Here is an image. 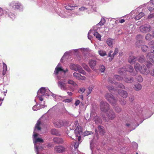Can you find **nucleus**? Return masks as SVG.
Segmentation results:
<instances>
[{
	"label": "nucleus",
	"instance_id": "41",
	"mask_svg": "<svg viewBox=\"0 0 154 154\" xmlns=\"http://www.w3.org/2000/svg\"><path fill=\"white\" fill-rule=\"evenodd\" d=\"M81 75L80 74L75 72H74L73 74V76L74 77L79 80L80 79Z\"/></svg>",
	"mask_w": 154,
	"mask_h": 154
},
{
	"label": "nucleus",
	"instance_id": "28",
	"mask_svg": "<svg viewBox=\"0 0 154 154\" xmlns=\"http://www.w3.org/2000/svg\"><path fill=\"white\" fill-rule=\"evenodd\" d=\"M142 50L143 52H148L149 51L151 50L149 47H148L146 45H143L142 46Z\"/></svg>",
	"mask_w": 154,
	"mask_h": 154
},
{
	"label": "nucleus",
	"instance_id": "45",
	"mask_svg": "<svg viewBox=\"0 0 154 154\" xmlns=\"http://www.w3.org/2000/svg\"><path fill=\"white\" fill-rule=\"evenodd\" d=\"M107 88L110 92L112 90L114 91H116V89L113 86H108Z\"/></svg>",
	"mask_w": 154,
	"mask_h": 154
},
{
	"label": "nucleus",
	"instance_id": "60",
	"mask_svg": "<svg viewBox=\"0 0 154 154\" xmlns=\"http://www.w3.org/2000/svg\"><path fill=\"white\" fill-rule=\"evenodd\" d=\"M132 145L134 148L135 149H137L138 147L137 144L135 142H133Z\"/></svg>",
	"mask_w": 154,
	"mask_h": 154
},
{
	"label": "nucleus",
	"instance_id": "26",
	"mask_svg": "<svg viewBox=\"0 0 154 154\" xmlns=\"http://www.w3.org/2000/svg\"><path fill=\"white\" fill-rule=\"evenodd\" d=\"M123 80L125 82L128 83H132L134 81V78L133 77H125L124 78Z\"/></svg>",
	"mask_w": 154,
	"mask_h": 154
},
{
	"label": "nucleus",
	"instance_id": "36",
	"mask_svg": "<svg viewBox=\"0 0 154 154\" xmlns=\"http://www.w3.org/2000/svg\"><path fill=\"white\" fill-rule=\"evenodd\" d=\"M126 70H127L126 68L124 67L122 68H119L118 69V73L122 75Z\"/></svg>",
	"mask_w": 154,
	"mask_h": 154
},
{
	"label": "nucleus",
	"instance_id": "6",
	"mask_svg": "<svg viewBox=\"0 0 154 154\" xmlns=\"http://www.w3.org/2000/svg\"><path fill=\"white\" fill-rule=\"evenodd\" d=\"M71 128L72 127V129H74V133L76 136H78V135H81L82 134V129L80 126L79 125V123L78 121H75L74 122L72 123L70 125Z\"/></svg>",
	"mask_w": 154,
	"mask_h": 154
},
{
	"label": "nucleus",
	"instance_id": "10",
	"mask_svg": "<svg viewBox=\"0 0 154 154\" xmlns=\"http://www.w3.org/2000/svg\"><path fill=\"white\" fill-rule=\"evenodd\" d=\"M109 105L106 102L103 101L100 102V107L101 111L106 112L109 109Z\"/></svg>",
	"mask_w": 154,
	"mask_h": 154
},
{
	"label": "nucleus",
	"instance_id": "47",
	"mask_svg": "<svg viewBox=\"0 0 154 154\" xmlns=\"http://www.w3.org/2000/svg\"><path fill=\"white\" fill-rule=\"evenodd\" d=\"M93 88V87L92 85L90 86L88 88V91L87 92V96H88L89 95V94L91 93L92 90Z\"/></svg>",
	"mask_w": 154,
	"mask_h": 154
},
{
	"label": "nucleus",
	"instance_id": "25",
	"mask_svg": "<svg viewBox=\"0 0 154 154\" xmlns=\"http://www.w3.org/2000/svg\"><path fill=\"white\" fill-rule=\"evenodd\" d=\"M142 88L141 85L139 83H137L134 85L133 88L134 90L137 91H138L140 90Z\"/></svg>",
	"mask_w": 154,
	"mask_h": 154
},
{
	"label": "nucleus",
	"instance_id": "8",
	"mask_svg": "<svg viewBox=\"0 0 154 154\" xmlns=\"http://www.w3.org/2000/svg\"><path fill=\"white\" fill-rule=\"evenodd\" d=\"M57 78L58 80L57 83L58 86L62 90H66L67 87L66 85L67 84L66 79H61V77L59 75L57 76Z\"/></svg>",
	"mask_w": 154,
	"mask_h": 154
},
{
	"label": "nucleus",
	"instance_id": "44",
	"mask_svg": "<svg viewBox=\"0 0 154 154\" xmlns=\"http://www.w3.org/2000/svg\"><path fill=\"white\" fill-rule=\"evenodd\" d=\"M82 66L87 71L89 72L90 71V68L88 67V66L86 65L85 63H82Z\"/></svg>",
	"mask_w": 154,
	"mask_h": 154
},
{
	"label": "nucleus",
	"instance_id": "39",
	"mask_svg": "<svg viewBox=\"0 0 154 154\" xmlns=\"http://www.w3.org/2000/svg\"><path fill=\"white\" fill-rule=\"evenodd\" d=\"M106 22V20L105 19L102 17L100 21L97 24V25H98L99 26H102Z\"/></svg>",
	"mask_w": 154,
	"mask_h": 154
},
{
	"label": "nucleus",
	"instance_id": "5",
	"mask_svg": "<svg viewBox=\"0 0 154 154\" xmlns=\"http://www.w3.org/2000/svg\"><path fill=\"white\" fill-rule=\"evenodd\" d=\"M9 6L12 9L19 11H22L23 9V6L19 2L17 1H13L10 3Z\"/></svg>",
	"mask_w": 154,
	"mask_h": 154
},
{
	"label": "nucleus",
	"instance_id": "21",
	"mask_svg": "<svg viewBox=\"0 0 154 154\" xmlns=\"http://www.w3.org/2000/svg\"><path fill=\"white\" fill-rule=\"evenodd\" d=\"M137 60V58L133 55L130 56L128 60V62L132 64H134Z\"/></svg>",
	"mask_w": 154,
	"mask_h": 154
},
{
	"label": "nucleus",
	"instance_id": "1",
	"mask_svg": "<svg viewBox=\"0 0 154 154\" xmlns=\"http://www.w3.org/2000/svg\"><path fill=\"white\" fill-rule=\"evenodd\" d=\"M41 124V122L38 120L35 127L33 135V140L36 154H39V151L43 148L40 143H43L44 140L41 138L37 137L39 135L38 133V131L41 129L40 127Z\"/></svg>",
	"mask_w": 154,
	"mask_h": 154
},
{
	"label": "nucleus",
	"instance_id": "7",
	"mask_svg": "<svg viewBox=\"0 0 154 154\" xmlns=\"http://www.w3.org/2000/svg\"><path fill=\"white\" fill-rule=\"evenodd\" d=\"M134 68L136 72L139 71L141 73L144 75H147L149 72V70L147 69L145 66H140L138 63L134 65Z\"/></svg>",
	"mask_w": 154,
	"mask_h": 154
},
{
	"label": "nucleus",
	"instance_id": "64",
	"mask_svg": "<svg viewBox=\"0 0 154 154\" xmlns=\"http://www.w3.org/2000/svg\"><path fill=\"white\" fill-rule=\"evenodd\" d=\"M153 17H154V14H151L148 16V18L149 19H150Z\"/></svg>",
	"mask_w": 154,
	"mask_h": 154
},
{
	"label": "nucleus",
	"instance_id": "51",
	"mask_svg": "<svg viewBox=\"0 0 154 154\" xmlns=\"http://www.w3.org/2000/svg\"><path fill=\"white\" fill-rule=\"evenodd\" d=\"M92 31V30H90L88 33V38L90 40H91L92 38V36L91 35V33H92V34L93 33Z\"/></svg>",
	"mask_w": 154,
	"mask_h": 154
},
{
	"label": "nucleus",
	"instance_id": "50",
	"mask_svg": "<svg viewBox=\"0 0 154 154\" xmlns=\"http://www.w3.org/2000/svg\"><path fill=\"white\" fill-rule=\"evenodd\" d=\"M100 70L101 72H103L105 70V66L103 65H101L99 67Z\"/></svg>",
	"mask_w": 154,
	"mask_h": 154
},
{
	"label": "nucleus",
	"instance_id": "55",
	"mask_svg": "<svg viewBox=\"0 0 154 154\" xmlns=\"http://www.w3.org/2000/svg\"><path fill=\"white\" fill-rule=\"evenodd\" d=\"M113 53V51L112 50H110L108 54V56L110 57L111 59H112L114 57H113V54H112Z\"/></svg>",
	"mask_w": 154,
	"mask_h": 154
},
{
	"label": "nucleus",
	"instance_id": "59",
	"mask_svg": "<svg viewBox=\"0 0 154 154\" xmlns=\"http://www.w3.org/2000/svg\"><path fill=\"white\" fill-rule=\"evenodd\" d=\"M149 72L151 75L154 76V67L149 70Z\"/></svg>",
	"mask_w": 154,
	"mask_h": 154
},
{
	"label": "nucleus",
	"instance_id": "18",
	"mask_svg": "<svg viewBox=\"0 0 154 154\" xmlns=\"http://www.w3.org/2000/svg\"><path fill=\"white\" fill-rule=\"evenodd\" d=\"M65 148L61 146H56L55 147V151L58 153H60L63 152L65 150Z\"/></svg>",
	"mask_w": 154,
	"mask_h": 154
},
{
	"label": "nucleus",
	"instance_id": "16",
	"mask_svg": "<svg viewBox=\"0 0 154 154\" xmlns=\"http://www.w3.org/2000/svg\"><path fill=\"white\" fill-rule=\"evenodd\" d=\"M106 114L109 120H112L116 117V114L112 109L110 110Z\"/></svg>",
	"mask_w": 154,
	"mask_h": 154
},
{
	"label": "nucleus",
	"instance_id": "35",
	"mask_svg": "<svg viewBox=\"0 0 154 154\" xmlns=\"http://www.w3.org/2000/svg\"><path fill=\"white\" fill-rule=\"evenodd\" d=\"M144 15V14L143 13L141 12L138 15H137L135 17V19L136 20H138L143 17Z\"/></svg>",
	"mask_w": 154,
	"mask_h": 154
},
{
	"label": "nucleus",
	"instance_id": "12",
	"mask_svg": "<svg viewBox=\"0 0 154 154\" xmlns=\"http://www.w3.org/2000/svg\"><path fill=\"white\" fill-rule=\"evenodd\" d=\"M68 71L67 69L65 70H64L62 66H60V63H58L57 67H56L54 74L56 75H58V74L63 73L65 75L66 73Z\"/></svg>",
	"mask_w": 154,
	"mask_h": 154
},
{
	"label": "nucleus",
	"instance_id": "34",
	"mask_svg": "<svg viewBox=\"0 0 154 154\" xmlns=\"http://www.w3.org/2000/svg\"><path fill=\"white\" fill-rule=\"evenodd\" d=\"M94 35L96 37V38H97L99 41L101 40V35L99 34L97 31L96 30H95L94 32Z\"/></svg>",
	"mask_w": 154,
	"mask_h": 154
},
{
	"label": "nucleus",
	"instance_id": "54",
	"mask_svg": "<svg viewBox=\"0 0 154 154\" xmlns=\"http://www.w3.org/2000/svg\"><path fill=\"white\" fill-rule=\"evenodd\" d=\"M119 102L122 105H124L126 104V102L124 99H121V100H119Z\"/></svg>",
	"mask_w": 154,
	"mask_h": 154
},
{
	"label": "nucleus",
	"instance_id": "33",
	"mask_svg": "<svg viewBox=\"0 0 154 154\" xmlns=\"http://www.w3.org/2000/svg\"><path fill=\"white\" fill-rule=\"evenodd\" d=\"M3 70H2V75H4L6 73L7 71V66L6 64L4 63L3 62Z\"/></svg>",
	"mask_w": 154,
	"mask_h": 154
},
{
	"label": "nucleus",
	"instance_id": "62",
	"mask_svg": "<svg viewBox=\"0 0 154 154\" xmlns=\"http://www.w3.org/2000/svg\"><path fill=\"white\" fill-rule=\"evenodd\" d=\"M108 82L109 83H110L111 84L114 83V82L112 81V79L111 78H109L108 79Z\"/></svg>",
	"mask_w": 154,
	"mask_h": 154
},
{
	"label": "nucleus",
	"instance_id": "19",
	"mask_svg": "<svg viewBox=\"0 0 154 154\" xmlns=\"http://www.w3.org/2000/svg\"><path fill=\"white\" fill-rule=\"evenodd\" d=\"M118 92L119 94L124 98H125L128 96V93L127 92L125 91L119 90Z\"/></svg>",
	"mask_w": 154,
	"mask_h": 154
},
{
	"label": "nucleus",
	"instance_id": "11",
	"mask_svg": "<svg viewBox=\"0 0 154 154\" xmlns=\"http://www.w3.org/2000/svg\"><path fill=\"white\" fill-rule=\"evenodd\" d=\"M8 11V10H3L2 8H0V16L5 14L8 15L12 20L14 19L15 18V15L14 14L11 13H9Z\"/></svg>",
	"mask_w": 154,
	"mask_h": 154
},
{
	"label": "nucleus",
	"instance_id": "13",
	"mask_svg": "<svg viewBox=\"0 0 154 154\" xmlns=\"http://www.w3.org/2000/svg\"><path fill=\"white\" fill-rule=\"evenodd\" d=\"M139 28L140 31L144 33L149 32L151 29L150 25L147 24L141 26Z\"/></svg>",
	"mask_w": 154,
	"mask_h": 154
},
{
	"label": "nucleus",
	"instance_id": "53",
	"mask_svg": "<svg viewBox=\"0 0 154 154\" xmlns=\"http://www.w3.org/2000/svg\"><path fill=\"white\" fill-rule=\"evenodd\" d=\"M148 62L146 63V66L148 68H149L151 67V66L154 64H153V63H151V62H149L148 60Z\"/></svg>",
	"mask_w": 154,
	"mask_h": 154
},
{
	"label": "nucleus",
	"instance_id": "20",
	"mask_svg": "<svg viewBox=\"0 0 154 154\" xmlns=\"http://www.w3.org/2000/svg\"><path fill=\"white\" fill-rule=\"evenodd\" d=\"M114 42V39L110 38H108L106 41L107 44L110 48H112L113 47Z\"/></svg>",
	"mask_w": 154,
	"mask_h": 154
},
{
	"label": "nucleus",
	"instance_id": "29",
	"mask_svg": "<svg viewBox=\"0 0 154 154\" xmlns=\"http://www.w3.org/2000/svg\"><path fill=\"white\" fill-rule=\"evenodd\" d=\"M90 66L92 68H93L96 65V61L94 60H90L89 62Z\"/></svg>",
	"mask_w": 154,
	"mask_h": 154
},
{
	"label": "nucleus",
	"instance_id": "3",
	"mask_svg": "<svg viewBox=\"0 0 154 154\" xmlns=\"http://www.w3.org/2000/svg\"><path fill=\"white\" fill-rule=\"evenodd\" d=\"M85 7L82 6L79 8V11H84L87 10L88 13L93 11H96V7L95 4L92 1L87 0L85 2Z\"/></svg>",
	"mask_w": 154,
	"mask_h": 154
},
{
	"label": "nucleus",
	"instance_id": "22",
	"mask_svg": "<svg viewBox=\"0 0 154 154\" xmlns=\"http://www.w3.org/2000/svg\"><path fill=\"white\" fill-rule=\"evenodd\" d=\"M67 83L69 85H71L73 87H75L77 86V84L73 80L69 79H66Z\"/></svg>",
	"mask_w": 154,
	"mask_h": 154
},
{
	"label": "nucleus",
	"instance_id": "15",
	"mask_svg": "<svg viewBox=\"0 0 154 154\" xmlns=\"http://www.w3.org/2000/svg\"><path fill=\"white\" fill-rule=\"evenodd\" d=\"M53 123L55 127L57 128L63 127L64 125L63 121L61 120H54Z\"/></svg>",
	"mask_w": 154,
	"mask_h": 154
},
{
	"label": "nucleus",
	"instance_id": "40",
	"mask_svg": "<svg viewBox=\"0 0 154 154\" xmlns=\"http://www.w3.org/2000/svg\"><path fill=\"white\" fill-rule=\"evenodd\" d=\"M136 79L139 82H141L143 81V79L141 75H139L136 76L135 77Z\"/></svg>",
	"mask_w": 154,
	"mask_h": 154
},
{
	"label": "nucleus",
	"instance_id": "56",
	"mask_svg": "<svg viewBox=\"0 0 154 154\" xmlns=\"http://www.w3.org/2000/svg\"><path fill=\"white\" fill-rule=\"evenodd\" d=\"M85 90V89L84 88H81L79 90V92L80 94H82L84 93Z\"/></svg>",
	"mask_w": 154,
	"mask_h": 154
},
{
	"label": "nucleus",
	"instance_id": "2",
	"mask_svg": "<svg viewBox=\"0 0 154 154\" xmlns=\"http://www.w3.org/2000/svg\"><path fill=\"white\" fill-rule=\"evenodd\" d=\"M50 95L52 96L54 98L56 96L55 94L51 92L47 88L42 87L38 91L36 97L38 98L40 101H42L43 100V96L48 97Z\"/></svg>",
	"mask_w": 154,
	"mask_h": 154
},
{
	"label": "nucleus",
	"instance_id": "43",
	"mask_svg": "<svg viewBox=\"0 0 154 154\" xmlns=\"http://www.w3.org/2000/svg\"><path fill=\"white\" fill-rule=\"evenodd\" d=\"M143 43V41L139 40L136 42L135 45L139 47Z\"/></svg>",
	"mask_w": 154,
	"mask_h": 154
},
{
	"label": "nucleus",
	"instance_id": "46",
	"mask_svg": "<svg viewBox=\"0 0 154 154\" xmlns=\"http://www.w3.org/2000/svg\"><path fill=\"white\" fill-rule=\"evenodd\" d=\"M152 36L151 34L148 33L145 36V39L146 40L149 41L152 38Z\"/></svg>",
	"mask_w": 154,
	"mask_h": 154
},
{
	"label": "nucleus",
	"instance_id": "14",
	"mask_svg": "<svg viewBox=\"0 0 154 154\" xmlns=\"http://www.w3.org/2000/svg\"><path fill=\"white\" fill-rule=\"evenodd\" d=\"M150 53H148L146 55L147 60L154 64V49L150 51Z\"/></svg>",
	"mask_w": 154,
	"mask_h": 154
},
{
	"label": "nucleus",
	"instance_id": "30",
	"mask_svg": "<svg viewBox=\"0 0 154 154\" xmlns=\"http://www.w3.org/2000/svg\"><path fill=\"white\" fill-rule=\"evenodd\" d=\"M81 50L82 51H85L86 49L85 48H82L80 49H76L72 50L71 51L73 53H75V54H79V50Z\"/></svg>",
	"mask_w": 154,
	"mask_h": 154
},
{
	"label": "nucleus",
	"instance_id": "58",
	"mask_svg": "<svg viewBox=\"0 0 154 154\" xmlns=\"http://www.w3.org/2000/svg\"><path fill=\"white\" fill-rule=\"evenodd\" d=\"M72 99L71 98L65 99L63 100V101L65 103H69L72 101Z\"/></svg>",
	"mask_w": 154,
	"mask_h": 154
},
{
	"label": "nucleus",
	"instance_id": "32",
	"mask_svg": "<svg viewBox=\"0 0 154 154\" xmlns=\"http://www.w3.org/2000/svg\"><path fill=\"white\" fill-rule=\"evenodd\" d=\"M51 134H52L53 135L57 136H59L60 135V133L55 128H54L51 130Z\"/></svg>",
	"mask_w": 154,
	"mask_h": 154
},
{
	"label": "nucleus",
	"instance_id": "9",
	"mask_svg": "<svg viewBox=\"0 0 154 154\" xmlns=\"http://www.w3.org/2000/svg\"><path fill=\"white\" fill-rule=\"evenodd\" d=\"M70 67L71 69L75 71H78L79 72L85 75L86 72L83 70L82 67L79 65L71 64Z\"/></svg>",
	"mask_w": 154,
	"mask_h": 154
},
{
	"label": "nucleus",
	"instance_id": "57",
	"mask_svg": "<svg viewBox=\"0 0 154 154\" xmlns=\"http://www.w3.org/2000/svg\"><path fill=\"white\" fill-rule=\"evenodd\" d=\"M119 51V49L118 48H115V49L114 51L113 54V57L115 56L118 52Z\"/></svg>",
	"mask_w": 154,
	"mask_h": 154
},
{
	"label": "nucleus",
	"instance_id": "49",
	"mask_svg": "<svg viewBox=\"0 0 154 154\" xmlns=\"http://www.w3.org/2000/svg\"><path fill=\"white\" fill-rule=\"evenodd\" d=\"M93 133L92 131H85L83 133V135L84 136L92 134Z\"/></svg>",
	"mask_w": 154,
	"mask_h": 154
},
{
	"label": "nucleus",
	"instance_id": "52",
	"mask_svg": "<svg viewBox=\"0 0 154 154\" xmlns=\"http://www.w3.org/2000/svg\"><path fill=\"white\" fill-rule=\"evenodd\" d=\"M148 45L150 48L154 47V41H152L148 43Z\"/></svg>",
	"mask_w": 154,
	"mask_h": 154
},
{
	"label": "nucleus",
	"instance_id": "31",
	"mask_svg": "<svg viewBox=\"0 0 154 154\" xmlns=\"http://www.w3.org/2000/svg\"><path fill=\"white\" fill-rule=\"evenodd\" d=\"M94 120L96 123H101L102 120L99 117L96 116L94 118Z\"/></svg>",
	"mask_w": 154,
	"mask_h": 154
},
{
	"label": "nucleus",
	"instance_id": "17",
	"mask_svg": "<svg viewBox=\"0 0 154 154\" xmlns=\"http://www.w3.org/2000/svg\"><path fill=\"white\" fill-rule=\"evenodd\" d=\"M126 67V68L127 69V70H126V71L131 73V75L134 76L136 74L137 72H135L133 71L134 69L132 66L130 65H128L127 66V67Z\"/></svg>",
	"mask_w": 154,
	"mask_h": 154
},
{
	"label": "nucleus",
	"instance_id": "63",
	"mask_svg": "<svg viewBox=\"0 0 154 154\" xmlns=\"http://www.w3.org/2000/svg\"><path fill=\"white\" fill-rule=\"evenodd\" d=\"M39 109L38 107H37L36 105L32 107V109L34 111H36Z\"/></svg>",
	"mask_w": 154,
	"mask_h": 154
},
{
	"label": "nucleus",
	"instance_id": "23",
	"mask_svg": "<svg viewBox=\"0 0 154 154\" xmlns=\"http://www.w3.org/2000/svg\"><path fill=\"white\" fill-rule=\"evenodd\" d=\"M77 5L75 4H72V3H69L68 5L65 6V8L66 9L68 10H72L73 9V8L77 7Z\"/></svg>",
	"mask_w": 154,
	"mask_h": 154
},
{
	"label": "nucleus",
	"instance_id": "27",
	"mask_svg": "<svg viewBox=\"0 0 154 154\" xmlns=\"http://www.w3.org/2000/svg\"><path fill=\"white\" fill-rule=\"evenodd\" d=\"M98 130L99 133L102 135L104 134L105 131L104 129V127L101 126L99 125L98 127Z\"/></svg>",
	"mask_w": 154,
	"mask_h": 154
},
{
	"label": "nucleus",
	"instance_id": "24",
	"mask_svg": "<svg viewBox=\"0 0 154 154\" xmlns=\"http://www.w3.org/2000/svg\"><path fill=\"white\" fill-rule=\"evenodd\" d=\"M53 140L54 142L56 143H62L63 142V140L59 137H56L54 138Z\"/></svg>",
	"mask_w": 154,
	"mask_h": 154
},
{
	"label": "nucleus",
	"instance_id": "42",
	"mask_svg": "<svg viewBox=\"0 0 154 154\" xmlns=\"http://www.w3.org/2000/svg\"><path fill=\"white\" fill-rule=\"evenodd\" d=\"M98 53L102 57L104 56L106 54V51L103 50H100L98 51Z\"/></svg>",
	"mask_w": 154,
	"mask_h": 154
},
{
	"label": "nucleus",
	"instance_id": "48",
	"mask_svg": "<svg viewBox=\"0 0 154 154\" xmlns=\"http://www.w3.org/2000/svg\"><path fill=\"white\" fill-rule=\"evenodd\" d=\"M138 61L140 63H143L145 62V60L144 56L140 57L138 59Z\"/></svg>",
	"mask_w": 154,
	"mask_h": 154
},
{
	"label": "nucleus",
	"instance_id": "38",
	"mask_svg": "<svg viewBox=\"0 0 154 154\" xmlns=\"http://www.w3.org/2000/svg\"><path fill=\"white\" fill-rule=\"evenodd\" d=\"M113 78L114 79H116L118 81H121L123 79L122 77H121L118 75H115L114 76Z\"/></svg>",
	"mask_w": 154,
	"mask_h": 154
},
{
	"label": "nucleus",
	"instance_id": "37",
	"mask_svg": "<svg viewBox=\"0 0 154 154\" xmlns=\"http://www.w3.org/2000/svg\"><path fill=\"white\" fill-rule=\"evenodd\" d=\"M114 84L119 88L122 89H125V86L123 84L120 83L115 82Z\"/></svg>",
	"mask_w": 154,
	"mask_h": 154
},
{
	"label": "nucleus",
	"instance_id": "4",
	"mask_svg": "<svg viewBox=\"0 0 154 154\" xmlns=\"http://www.w3.org/2000/svg\"><path fill=\"white\" fill-rule=\"evenodd\" d=\"M105 97L107 100L113 106V108L116 112L119 113L121 112V108L119 106H116L117 100L113 95L107 93L106 94Z\"/></svg>",
	"mask_w": 154,
	"mask_h": 154
},
{
	"label": "nucleus",
	"instance_id": "61",
	"mask_svg": "<svg viewBox=\"0 0 154 154\" xmlns=\"http://www.w3.org/2000/svg\"><path fill=\"white\" fill-rule=\"evenodd\" d=\"M80 143H79V142H76L75 143L74 145L75 148V149H77V148H78Z\"/></svg>",
	"mask_w": 154,
	"mask_h": 154
}]
</instances>
